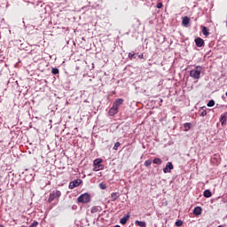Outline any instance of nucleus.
Returning a JSON list of instances; mask_svg holds the SVG:
<instances>
[{
    "label": "nucleus",
    "instance_id": "nucleus-13",
    "mask_svg": "<svg viewBox=\"0 0 227 227\" xmlns=\"http://www.w3.org/2000/svg\"><path fill=\"white\" fill-rule=\"evenodd\" d=\"M135 224H137V226H140V227H146V222H141V221H136L135 222Z\"/></svg>",
    "mask_w": 227,
    "mask_h": 227
},
{
    "label": "nucleus",
    "instance_id": "nucleus-10",
    "mask_svg": "<svg viewBox=\"0 0 227 227\" xmlns=\"http://www.w3.org/2000/svg\"><path fill=\"white\" fill-rule=\"evenodd\" d=\"M201 212H202L201 207H196L193 209L194 215H201Z\"/></svg>",
    "mask_w": 227,
    "mask_h": 227
},
{
    "label": "nucleus",
    "instance_id": "nucleus-26",
    "mask_svg": "<svg viewBox=\"0 0 227 227\" xmlns=\"http://www.w3.org/2000/svg\"><path fill=\"white\" fill-rule=\"evenodd\" d=\"M120 145H121L120 142H116L114 144V150H118V148H120Z\"/></svg>",
    "mask_w": 227,
    "mask_h": 227
},
{
    "label": "nucleus",
    "instance_id": "nucleus-6",
    "mask_svg": "<svg viewBox=\"0 0 227 227\" xmlns=\"http://www.w3.org/2000/svg\"><path fill=\"white\" fill-rule=\"evenodd\" d=\"M118 107L113 105V106L110 108L108 112L109 116H114V114H118Z\"/></svg>",
    "mask_w": 227,
    "mask_h": 227
},
{
    "label": "nucleus",
    "instance_id": "nucleus-20",
    "mask_svg": "<svg viewBox=\"0 0 227 227\" xmlns=\"http://www.w3.org/2000/svg\"><path fill=\"white\" fill-rule=\"evenodd\" d=\"M215 106V101H214L213 99L209 100V102L207 103V107H214Z\"/></svg>",
    "mask_w": 227,
    "mask_h": 227
},
{
    "label": "nucleus",
    "instance_id": "nucleus-15",
    "mask_svg": "<svg viewBox=\"0 0 227 227\" xmlns=\"http://www.w3.org/2000/svg\"><path fill=\"white\" fill-rule=\"evenodd\" d=\"M129 215L122 217L120 221L121 224H127V221H129Z\"/></svg>",
    "mask_w": 227,
    "mask_h": 227
},
{
    "label": "nucleus",
    "instance_id": "nucleus-30",
    "mask_svg": "<svg viewBox=\"0 0 227 227\" xmlns=\"http://www.w3.org/2000/svg\"><path fill=\"white\" fill-rule=\"evenodd\" d=\"M156 8L160 9L162 8V3H158Z\"/></svg>",
    "mask_w": 227,
    "mask_h": 227
},
{
    "label": "nucleus",
    "instance_id": "nucleus-24",
    "mask_svg": "<svg viewBox=\"0 0 227 227\" xmlns=\"http://www.w3.org/2000/svg\"><path fill=\"white\" fill-rule=\"evenodd\" d=\"M145 166H146V168H148V166H152V160H145Z\"/></svg>",
    "mask_w": 227,
    "mask_h": 227
},
{
    "label": "nucleus",
    "instance_id": "nucleus-33",
    "mask_svg": "<svg viewBox=\"0 0 227 227\" xmlns=\"http://www.w3.org/2000/svg\"><path fill=\"white\" fill-rule=\"evenodd\" d=\"M114 227H120V225H115Z\"/></svg>",
    "mask_w": 227,
    "mask_h": 227
},
{
    "label": "nucleus",
    "instance_id": "nucleus-34",
    "mask_svg": "<svg viewBox=\"0 0 227 227\" xmlns=\"http://www.w3.org/2000/svg\"><path fill=\"white\" fill-rule=\"evenodd\" d=\"M225 95H226V97H227V91H226Z\"/></svg>",
    "mask_w": 227,
    "mask_h": 227
},
{
    "label": "nucleus",
    "instance_id": "nucleus-23",
    "mask_svg": "<svg viewBox=\"0 0 227 227\" xmlns=\"http://www.w3.org/2000/svg\"><path fill=\"white\" fill-rule=\"evenodd\" d=\"M91 214H97V212H98V207H93L92 208H91Z\"/></svg>",
    "mask_w": 227,
    "mask_h": 227
},
{
    "label": "nucleus",
    "instance_id": "nucleus-2",
    "mask_svg": "<svg viewBox=\"0 0 227 227\" xmlns=\"http://www.w3.org/2000/svg\"><path fill=\"white\" fill-rule=\"evenodd\" d=\"M61 197V192L60 191H53L51 193H50V197L48 199V203H52L54 200L56 201L59 200V198Z\"/></svg>",
    "mask_w": 227,
    "mask_h": 227
},
{
    "label": "nucleus",
    "instance_id": "nucleus-12",
    "mask_svg": "<svg viewBox=\"0 0 227 227\" xmlns=\"http://www.w3.org/2000/svg\"><path fill=\"white\" fill-rule=\"evenodd\" d=\"M189 22H191V20L189 19V17L183 18V21H182L183 26H189Z\"/></svg>",
    "mask_w": 227,
    "mask_h": 227
},
{
    "label": "nucleus",
    "instance_id": "nucleus-11",
    "mask_svg": "<svg viewBox=\"0 0 227 227\" xmlns=\"http://www.w3.org/2000/svg\"><path fill=\"white\" fill-rule=\"evenodd\" d=\"M112 201H116L118 198H120V193L119 192H113L111 194Z\"/></svg>",
    "mask_w": 227,
    "mask_h": 227
},
{
    "label": "nucleus",
    "instance_id": "nucleus-22",
    "mask_svg": "<svg viewBox=\"0 0 227 227\" xmlns=\"http://www.w3.org/2000/svg\"><path fill=\"white\" fill-rule=\"evenodd\" d=\"M184 224V222L182 220H177L176 222V226L180 227Z\"/></svg>",
    "mask_w": 227,
    "mask_h": 227
},
{
    "label": "nucleus",
    "instance_id": "nucleus-25",
    "mask_svg": "<svg viewBox=\"0 0 227 227\" xmlns=\"http://www.w3.org/2000/svg\"><path fill=\"white\" fill-rule=\"evenodd\" d=\"M99 188L102 189L103 191L107 189V186L104 184V183L99 184Z\"/></svg>",
    "mask_w": 227,
    "mask_h": 227
},
{
    "label": "nucleus",
    "instance_id": "nucleus-17",
    "mask_svg": "<svg viewBox=\"0 0 227 227\" xmlns=\"http://www.w3.org/2000/svg\"><path fill=\"white\" fill-rule=\"evenodd\" d=\"M226 120H227L226 115H221L220 121H221L222 125H224V123H226Z\"/></svg>",
    "mask_w": 227,
    "mask_h": 227
},
{
    "label": "nucleus",
    "instance_id": "nucleus-32",
    "mask_svg": "<svg viewBox=\"0 0 227 227\" xmlns=\"http://www.w3.org/2000/svg\"><path fill=\"white\" fill-rule=\"evenodd\" d=\"M0 227H4V225H3V224H0Z\"/></svg>",
    "mask_w": 227,
    "mask_h": 227
},
{
    "label": "nucleus",
    "instance_id": "nucleus-8",
    "mask_svg": "<svg viewBox=\"0 0 227 227\" xmlns=\"http://www.w3.org/2000/svg\"><path fill=\"white\" fill-rule=\"evenodd\" d=\"M195 43L197 47H203V45H205V41L201 39V37H198L195 39Z\"/></svg>",
    "mask_w": 227,
    "mask_h": 227
},
{
    "label": "nucleus",
    "instance_id": "nucleus-14",
    "mask_svg": "<svg viewBox=\"0 0 227 227\" xmlns=\"http://www.w3.org/2000/svg\"><path fill=\"white\" fill-rule=\"evenodd\" d=\"M212 196V192L210 190L204 191V197L205 198H210Z\"/></svg>",
    "mask_w": 227,
    "mask_h": 227
},
{
    "label": "nucleus",
    "instance_id": "nucleus-27",
    "mask_svg": "<svg viewBox=\"0 0 227 227\" xmlns=\"http://www.w3.org/2000/svg\"><path fill=\"white\" fill-rule=\"evenodd\" d=\"M136 58V54L134 53H129V59H134Z\"/></svg>",
    "mask_w": 227,
    "mask_h": 227
},
{
    "label": "nucleus",
    "instance_id": "nucleus-7",
    "mask_svg": "<svg viewBox=\"0 0 227 227\" xmlns=\"http://www.w3.org/2000/svg\"><path fill=\"white\" fill-rule=\"evenodd\" d=\"M173 163L172 162H168L166 165V168H163L164 173H170L171 169H173Z\"/></svg>",
    "mask_w": 227,
    "mask_h": 227
},
{
    "label": "nucleus",
    "instance_id": "nucleus-19",
    "mask_svg": "<svg viewBox=\"0 0 227 227\" xmlns=\"http://www.w3.org/2000/svg\"><path fill=\"white\" fill-rule=\"evenodd\" d=\"M153 162V164L160 165V164H162V160H160L159 158H155Z\"/></svg>",
    "mask_w": 227,
    "mask_h": 227
},
{
    "label": "nucleus",
    "instance_id": "nucleus-28",
    "mask_svg": "<svg viewBox=\"0 0 227 227\" xmlns=\"http://www.w3.org/2000/svg\"><path fill=\"white\" fill-rule=\"evenodd\" d=\"M200 116H207V110H203L202 112H200Z\"/></svg>",
    "mask_w": 227,
    "mask_h": 227
},
{
    "label": "nucleus",
    "instance_id": "nucleus-3",
    "mask_svg": "<svg viewBox=\"0 0 227 227\" xmlns=\"http://www.w3.org/2000/svg\"><path fill=\"white\" fill-rule=\"evenodd\" d=\"M91 200V197L88 193H83L80 197H78V203H90Z\"/></svg>",
    "mask_w": 227,
    "mask_h": 227
},
{
    "label": "nucleus",
    "instance_id": "nucleus-29",
    "mask_svg": "<svg viewBox=\"0 0 227 227\" xmlns=\"http://www.w3.org/2000/svg\"><path fill=\"white\" fill-rule=\"evenodd\" d=\"M38 226V222H34L30 224V227H36Z\"/></svg>",
    "mask_w": 227,
    "mask_h": 227
},
{
    "label": "nucleus",
    "instance_id": "nucleus-9",
    "mask_svg": "<svg viewBox=\"0 0 227 227\" xmlns=\"http://www.w3.org/2000/svg\"><path fill=\"white\" fill-rule=\"evenodd\" d=\"M121 104H123V98H118L115 100L113 106L120 109V106H121Z\"/></svg>",
    "mask_w": 227,
    "mask_h": 227
},
{
    "label": "nucleus",
    "instance_id": "nucleus-21",
    "mask_svg": "<svg viewBox=\"0 0 227 227\" xmlns=\"http://www.w3.org/2000/svg\"><path fill=\"white\" fill-rule=\"evenodd\" d=\"M51 74L54 75H57V74H59V68H52Z\"/></svg>",
    "mask_w": 227,
    "mask_h": 227
},
{
    "label": "nucleus",
    "instance_id": "nucleus-5",
    "mask_svg": "<svg viewBox=\"0 0 227 227\" xmlns=\"http://www.w3.org/2000/svg\"><path fill=\"white\" fill-rule=\"evenodd\" d=\"M82 184V180L75 179L69 184V189H75V187H79Z\"/></svg>",
    "mask_w": 227,
    "mask_h": 227
},
{
    "label": "nucleus",
    "instance_id": "nucleus-16",
    "mask_svg": "<svg viewBox=\"0 0 227 227\" xmlns=\"http://www.w3.org/2000/svg\"><path fill=\"white\" fill-rule=\"evenodd\" d=\"M202 34L204 35V36H208L210 35V33L207 29V27H202Z\"/></svg>",
    "mask_w": 227,
    "mask_h": 227
},
{
    "label": "nucleus",
    "instance_id": "nucleus-35",
    "mask_svg": "<svg viewBox=\"0 0 227 227\" xmlns=\"http://www.w3.org/2000/svg\"><path fill=\"white\" fill-rule=\"evenodd\" d=\"M218 227H223L222 225H219Z\"/></svg>",
    "mask_w": 227,
    "mask_h": 227
},
{
    "label": "nucleus",
    "instance_id": "nucleus-18",
    "mask_svg": "<svg viewBox=\"0 0 227 227\" xmlns=\"http://www.w3.org/2000/svg\"><path fill=\"white\" fill-rule=\"evenodd\" d=\"M191 123L187 122V123H184V130L185 132H187L188 130H191Z\"/></svg>",
    "mask_w": 227,
    "mask_h": 227
},
{
    "label": "nucleus",
    "instance_id": "nucleus-31",
    "mask_svg": "<svg viewBox=\"0 0 227 227\" xmlns=\"http://www.w3.org/2000/svg\"><path fill=\"white\" fill-rule=\"evenodd\" d=\"M138 58H139L140 59H143V58H145V56H144L143 54H140V55H138Z\"/></svg>",
    "mask_w": 227,
    "mask_h": 227
},
{
    "label": "nucleus",
    "instance_id": "nucleus-1",
    "mask_svg": "<svg viewBox=\"0 0 227 227\" xmlns=\"http://www.w3.org/2000/svg\"><path fill=\"white\" fill-rule=\"evenodd\" d=\"M202 70L203 67H201V66H197L193 70L190 72V77H192V79H200Z\"/></svg>",
    "mask_w": 227,
    "mask_h": 227
},
{
    "label": "nucleus",
    "instance_id": "nucleus-4",
    "mask_svg": "<svg viewBox=\"0 0 227 227\" xmlns=\"http://www.w3.org/2000/svg\"><path fill=\"white\" fill-rule=\"evenodd\" d=\"M93 171H100L104 169V165H102V159H96L93 162Z\"/></svg>",
    "mask_w": 227,
    "mask_h": 227
}]
</instances>
